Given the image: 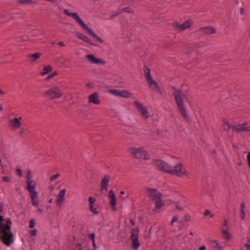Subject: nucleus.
Returning <instances> with one entry per match:
<instances>
[{
    "mask_svg": "<svg viewBox=\"0 0 250 250\" xmlns=\"http://www.w3.org/2000/svg\"><path fill=\"white\" fill-rule=\"evenodd\" d=\"M173 95L179 113L186 121L189 120L188 110L184 104V102H189L187 94L179 89L174 88Z\"/></svg>",
    "mask_w": 250,
    "mask_h": 250,
    "instance_id": "f257e3e1",
    "label": "nucleus"
},
{
    "mask_svg": "<svg viewBox=\"0 0 250 250\" xmlns=\"http://www.w3.org/2000/svg\"><path fill=\"white\" fill-rule=\"evenodd\" d=\"M4 217L0 215V229L1 230L0 237L2 242L7 246H10L14 242V238L11 230L10 225H6L3 221Z\"/></svg>",
    "mask_w": 250,
    "mask_h": 250,
    "instance_id": "f03ea898",
    "label": "nucleus"
},
{
    "mask_svg": "<svg viewBox=\"0 0 250 250\" xmlns=\"http://www.w3.org/2000/svg\"><path fill=\"white\" fill-rule=\"evenodd\" d=\"M64 13L67 16L71 17L73 18L83 29L86 31L89 34L91 35L93 37L101 43L104 42V40L100 37L97 35L84 22L81 20L79 15L76 13H72L70 10L66 9L64 10Z\"/></svg>",
    "mask_w": 250,
    "mask_h": 250,
    "instance_id": "7ed1b4c3",
    "label": "nucleus"
},
{
    "mask_svg": "<svg viewBox=\"0 0 250 250\" xmlns=\"http://www.w3.org/2000/svg\"><path fill=\"white\" fill-rule=\"evenodd\" d=\"M147 195L155 203V208L154 209L155 211H158L164 206L165 202L162 199V194L154 188H146Z\"/></svg>",
    "mask_w": 250,
    "mask_h": 250,
    "instance_id": "20e7f679",
    "label": "nucleus"
},
{
    "mask_svg": "<svg viewBox=\"0 0 250 250\" xmlns=\"http://www.w3.org/2000/svg\"><path fill=\"white\" fill-rule=\"evenodd\" d=\"M26 188L28 191L33 206L38 207L39 205L38 192L36 189V184L34 180L26 181Z\"/></svg>",
    "mask_w": 250,
    "mask_h": 250,
    "instance_id": "39448f33",
    "label": "nucleus"
},
{
    "mask_svg": "<svg viewBox=\"0 0 250 250\" xmlns=\"http://www.w3.org/2000/svg\"><path fill=\"white\" fill-rule=\"evenodd\" d=\"M128 151L131 156L135 159L143 160L150 159L149 155L142 146L139 147L131 146L129 147Z\"/></svg>",
    "mask_w": 250,
    "mask_h": 250,
    "instance_id": "423d86ee",
    "label": "nucleus"
},
{
    "mask_svg": "<svg viewBox=\"0 0 250 250\" xmlns=\"http://www.w3.org/2000/svg\"><path fill=\"white\" fill-rule=\"evenodd\" d=\"M144 75L146 80L148 83L149 87L154 92L161 94L160 88L157 83L153 79L150 74V70L146 66L144 68Z\"/></svg>",
    "mask_w": 250,
    "mask_h": 250,
    "instance_id": "0eeeda50",
    "label": "nucleus"
},
{
    "mask_svg": "<svg viewBox=\"0 0 250 250\" xmlns=\"http://www.w3.org/2000/svg\"><path fill=\"white\" fill-rule=\"evenodd\" d=\"M170 175L181 177L182 176L188 177L190 174L182 163H177L174 166H172Z\"/></svg>",
    "mask_w": 250,
    "mask_h": 250,
    "instance_id": "6e6552de",
    "label": "nucleus"
},
{
    "mask_svg": "<svg viewBox=\"0 0 250 250\" xmlns=\"http://www.w3.org/2000/svg\"><path fill=\"white\" fill-rule=\"evenodd\" d=\"M44 96L49 100L60 98L63 95L62 91L58 86H53L47 89L44 93Z\"/></svg>",
    "mask_w": 250,
    "mask_h": 250,
    "instance_id": "1a4fd4ad",
    "label": "nucleus"
},
{
    "mask_svg": "<svg viewBox=\"0 0 250 250\" xmlns=\"http://www.w3.org/2000/svg\"><path fill=\"white\" fill-rule=\"evenodd\" d=\"M152 164L160 171L170 174L172 166L161 159H155Z\"/></svg>",
    "mask_w": 250,
    "mask_h": 250,
    "instance_id": "9d476101",
    "label": "nucleus"
},
{
    "mask_svg": "<svg viewBox=\"0 0 250 250\" xmlns=\"http://www.w3.org/2000/svg\"><path fill=\"white\" fill-rule=\"evenodd\" d=\"M22 117L19 116L10 117L8 120V125L13 130H17L20 129L22 125Z\"/></svg>",
    "mask_w": 250,
    "mask_h": 250,
    "instance_id": "9b49d317",
    "label": "nucleus"
},
{
    "mask_svg": "<svg viewBox=\"0 0 250 250\" xmlns=\"http://www.w3.org/2000/svg\"><path fill=\"white\" fill-rule=\"evenodd\" d=\"M138 229H133L131 230L130 238L131 240V247L134 250H138L141 246L139 240Z\"/></svg>",
    "mask_w": 250,
    "mask_h": 250,
    "instance_id": "f8f14e48",
    "label": "nucleus"
},
{
    "mask_svg": "<svg viewBox=\"0 0 250 250\" xmlns=\"http://www.w3.org/2000/svg\"><path fill=\"white\" fill-rule=\"evenodd\" d=\"M134 105L138 112L145 119H147L150 116L149 113L147 108L142 103L138 101H135L133 103Z\"/></svg>",
    "mask_w": 250,
    "mask_h": 250,
    "instance_id": "ddd939ff",
    "label": "nucleus"
},
{
    "mask_svg": "<svg viewBox=\"0 0 250 250\" xmlns=\"http://www.w3.org/2000/svg\"><path fill=\"white\" fill-rule=\"evenodd\" d=\"M194 24L193 21L191 20H188L184 22L182 24H177L175 26V29L178 32H182L184 30L189 28Z\"/></svg>",
    "mask_w": 250,
    "mask_h": 250,
    "instance_id": "4468645a",
    "label": "nucleus"
},
{
    "mask_svg": "<svg viewBox=\"0 0 250 250\" xmlns=\"http://www.w3.org/2000/svg\"><path fill=\"white\" fill-rule=\"evenodd\" d=\"M233 129L236 132L241 131L248 132L250 131V125L248 123H244L236 126H232Z\"/></svg>",
    "mask_w": 250,
    "mask_h": 250,
    "instance_id": "2eb2a0df",
    "label": "nucleus"
},
{
    "mask_svg": "<svg viewBox=\"0 0 250 250\" xmlns=\"http://www.w3.org/2000/svg\"><path fill=\"white\" fill-rule=\"evenodd\" d=\"M66 190L65 189H61L58 193L56 197V204L58 206H62L65 200V196Z\"/></svg>",
    "mask_w": 250,
    "mask_h": 250,
    "instance_id": "dca6fc26",
    "label": "nucleus"
},
{
    "mask_svg": "<svg viewBox=\"0 0 250 250\" xmlns=\"http://www.w3.org/2000/svg\"><path fill=\"white\" fill-rule=\"evenodd\" d=\"M88 103L96 105L99 104L101 103V101L99 98V94L98 92H95L89 95Z\"/></svg>",
    "mask_w": 250,
    "mask_h": 250,
    "instance_id": "f3484780",
    "label": "nucleus"
},
{
    "mask_svg": "<svg viewBox=\"0 0 250 250\" xmlns=\"http://www.w3.org/2000/svg\"><path fill=\"white\" fill-rule=\"evenodd\" d=\"M88 201L89 203V208L90 211L94 214H98L99 213V211L95 206V203L96 201V198L92 196H89L88 197Z\"/></svg>",
    "mask_w": 250,
    "mask_h": 250,
    "instance_id": "a211bd4d",
    "label": "nucleus"
},
{
    "mask_svg": "<svg viewBox=\"0 0 250 250\" xmlns=\"http://www.w3.org/2000/svg\"><path fill=\"white\" fill-rule=\"evenodd\" d=\"M86 59L89 61V62L93 64H104L105 63V62L98 58L96 57L94 55L92 54H88L86 56Z\"/></svg>",
    "mask_w": 250,
    "mask_h": 250,
    "instance_id": "6ab92c4d",
    "label": "nucleus"
},
{
    "mask_svg": "<svg viewBox=\"0 0 250 250\" xmlns=\"http://www.w3.org/2000/svg\"><path fill=\"white\" fill-rule=\"evenodd\" d=\"M199 30L202 34L208 35L214 34L216 32L215 28L211 26L201 27Z\"/></svg>",
    "mask_w": 250,
    "mask_h": 250,
    "instance_id": "aec40b11",
    "label": "nucleus"
},
{
    "mask_svg": "<svg viewBox=\"0 0 250 250\" xmlns=\"http://www.w3.org/2000/svg\"><path fill=\"white\" fill-rule=\"evenodd\" d=\"M109 197L110 199V204L113 210H116V199L114 193L112 190H110L108 192Z\"/></svg>",
    "mask_w": 250,
    "mask_h": 250,
    "instance_id": "412c9836",
    "label": "nucleus"
},
{
    "mask_svg": "<svg viewBox=\"0 0 250 250\" xmlns=\"http://www.w3.org/2000/svg\"><path fill=\"white\" fill-rule=\"evenodd\" d=\"M110 177L108 175H105L103 177L101 185V191L106 190L107 189V186L110 181Z\"/></svg>",
    "mask_w": 250,
    "mask_h": 250,
    "instance_id": "4be33fe9",
    "label": "nucleus"
},
{
    "mask_svg": "<svg viewBox=\"0 0 250 250\" xmlns=\"http://www.w3.org/2000/svg\"><path fill=\"white\" fill-rule=\"evenodd\" d=\"M76 35V36L80 40H83V41L90 45H94V43L92 42L91 40L83 34L80 32H77Z\"/></svg>",
    "mask_w": 250,
    "mask_h": 250,
    "instance_id": "5701e85b",
    "label": "nucleus"
},
{
    "mask_svg": "<svg viewBox=\"0 0 250 250\" xmlns=\"http://www.w3.org/2000/svg\"><path fill=\"white\" fill-rule=\"evenodd\" d=\"M246 18V15L244 11V9L242 7H240L238 9V13L237 15V18L238 20L244 21Z\"/></svg>",
    "mask_w": 250,
    "mask_h": 250,
    "instance_id": "b1692460",
    "label": "nucleus"
},
{
    "mask_svg": "<svg viewBox=\"0 0 250 250\" xmlns=\"http://www.w3.org/2000/svg\"><path fill=\"white\" fill-rule=\"evenodd\" d=\"M210 244L212 248L215 250H223V247L216 240H210Z\"/></svg>",
    "mask_w": 250,
    "mask_h": 250,
    "instance_id": "393cba45",
    "label": "nucleus"
},
{
    "mask_svg": "<svg viewBox=\"0 0 250 250\" xmlns=\"http://www.w3.org/2000/svg\"><path fill=\"white\" fill-rule=\"evenodd\" d=\"M222 232L225 239L229 242L231 239V235L228 229L222 228Z\"/></svg>",
    "mask_w": 250,
    "mask_h": 250,
    "instance_id": "a878e982",
    "label": "nucleus"
},
{
    "mask_svg": "<svg viewBox=\"0 0 250 250\" xmlns=\"http://www.w3.org/2000/svg\"><path fill=\"white\" fill-rule=\"evenodd\" d=\"M132 96V94L127 90H120V97L125 98H128Z\"/></svg>",
    "mask_w": 250,
    "mask_h": 250,
    "instance_id": "bb28decb",
    "label": "nucleus"
},
{
    "mask_svg": "<svg viewBox=\"0 0 250 250\" xmlns=\"http://www.w3.org/2000/svg\"><path fill=\"white\" fill-rule=\"evenodd\" d=\"M241 250H250V238H247L244 242Z\"/></svg>",
    "mask_w": 250,
    "mask_h": 250,
    "instance_id": "cd10ccee",
    "label": "nucleus"
},
{
    "mask_svg": "<svg viewBox=\"0 0 250 250\" xmlns=\"http://www.w3.org/2000/svg\"><path fill=\"white\" fill-rule=\"evenodd\" d=\"M52 71V68L51 66L48 65L43 67V70L42 72L40 73L41 76H43L48 74L49 72H51Z\"/></svg>",
    "mask_w": 250,
    "mask_h": 250,
    "instance_id": "c85d7f7f",
    "label": "nucleus"
},
{
    "mask_svg": "<svg viewBox=\"0 0 250 250\" xmlns=\"http://www.w3.org/2000/svg\"><path fill=\"white\" fill-rule=\"evenodd\" d=\"M137 128L134 127H128L126 129V132L129 134L138 135Z\"/></svg>",
    "mask_w": 250,
    "mask_h": 250,
    "instance_id": "c756f323",
    "label": "nucleus"
},
{
    "mask_svg": "<svg viewBox=\"0 0 250 250\" xmlns=\"http://www.w3.org/2000/svg\"><path fill=\"white\" fill-rule=\"evenodd\" d=\"M223 126L224 129L227 131H228L231 127L229 123L226 119H224L223 121Z\"/></svg>",
    "mask_w": 250,
    "mask_h": 250,
    "instance_id": "7c9ffc66",
    "label": "nucleus"
},
{
    "mask_svg": "<svg viewBox=\"0 0 250 250\" xmlns=\"http://www.w3.org/2000/svg\"><path fill=\"white\" fill-rule=\"evenodd\" d=\"M41 57V54L40 53H36L32 54L29 56L31 58V61L32 62H35Z\"/></svg>",
    "mask_w": 250,
    "mask_h": 250,
    "instance_id": "2f4dec72",
    "label": "nucleus"
},
{
    "mask_svg": "<svg viewBox=\"0 0 250 250\" xmlns=\"http://www.w3.org/2000/svg\"><path fill=\"white\" fill-rule=\"evenodd\" d=\"M110 94L114 95L116 97H120V90L116 89H112L108 90Z\"/></svg>",
    "mask_w": 250,
    "mask_h": 250,
    "instance_id": "473e14b6",
    "label": "nucleus"
},
{
    "mask_svg": "<svg viewBox=\"0 0 250 250\" xmlns=\"http://www.w3.org/2000/svg\"><path fill=\"white\" fill-rule=\"evenodd\" d=\"M127 12V13H131L132 12V10L129 8H123L122 9L121 11H120L119 12L116 13L115 14H114V15L112 16V17H116V16H118L119 15H120V14H121L122 12Z\"/></svg>",
    "mask_w": 250,
    "mask_h": 250,
    "instance_id": "72a5a7b5",
    "label": "nucleus"
},
{
    "mask_svg": "<svg viewBox=\"0 0 250 250\" xmlns=\"http://www.w3.org/2000/svg\"><path fill=\"white\" fill-rule=\"evenodd\" d=\"M17 2L21 4H29L35 3L34 0H17Z\"/></svg>",
    "mask_w": 250,
    "mask_h": 250,
    "instance_id": "f704fd0d",
    "label": "nucleus"
},
{
    "mask_svg": "<svg viewBox=\"0 0 250 250\" xmlns=\"http://www.w3.org/2000/svg\"><path fill=\"white\" fill-rule=\"evenodd\" d=\"M32 170L30 168L27 169V173L26 176V181L28 180H32Z\"/></svg>",
    "mask_w": 250,
    "mask_h": 250,
    "instance_id": "c9c22d12",
    "label": "nucleus"
},
{
    "mask_svg": "<svg viewBox=\"0 0 250 250\" xmlns=\"http://www.w3.org/2000/svg\"><path fill=\"white\" fill-rule=\"evenodd\" d=\"M35 220L34 218H32L30 219L29 221V228L31 229H33L34 228L35 226Z\"/></svg>",
    "mask_w": 250,
    "mask_h": 250,
    "instance_id": "e433bc0d",
    "label": "nucleus"
},
{
    "mask_svg": "<svg viewBox=\"0 0 250 250\" xmlns=\"http://www.w3.org/2000/svg\"><path fill=\"white\" fill-rule=\"evenodd\" d=\"M60 176V174L59 173H57L55 175L51 176L49 180L51 182L55 181L56 179H57L59 176Z\"/></svg>",
    "mask_w": 250,
    "mask_h": 250,
    "instance_id": "4c0bfd02",
    "label": "nucleus"
},
{
    "mask_svg": "<svg viewBox=\"0 0 250 250\" xmlns=\"http://www.w3.org/2000/svg\"><path fill=\"white\" fill-rule=\"evenodd\" d=\"M179 219V217L177 215H175L173 217L172 220L171 221L170 224L171 226H173L174 222L177 221Z\"/></svg>",
    "mask_w": 250,
    "mask_h": 250,
    "instance_id": "58836bf2",
    "label": "nucleus"
},
{
    "mask_svg": "<svg viewBox=\"0 0 250 250\" xmlns=\"http://www.w3.org/2000/svg\"><path fill=\"white\" fill-rule=\"evenodd\" d=\"M241 213H240V218L242 220H244L246 218V213L245 210H240Z\"/></svg>",
    "mask_w": 250,
    "mask_h": 250,
    "instance_id": "ea45409f",
    "label": "nucleus"
},
{
    "mask_svg": "<svg viewBox=\"0 0 250 250\" xmlns=\"http://www.w3.org/2000/svg\"><path fill=\"white\" fill-rule=\"evenodd\" d=\"M222 228H225L228 229V222L227 220H225L223 221Z\"/></svg>",
    "mask_w": 250,
    "mask_h": 250,
    "instance_id": "a19ab883",
    "label": "nucleus"
},
{
    "mask_svg": "<svg viewBox=\"0 0 250 250\" xmlns=\"http://www.w3.org/2000/svg\"><path fill=\"white\" fill-rule=\"evenodd\" d=\"M204 215H206V216H207V215H210V217H213L214 216V214H211V212L210 211V210H206L204 212Z\"/></svg>",
    "mask_w": 250,
    "mask_h": 250,
    "instance_id": "79ce46f5",
    "label": "nucleus"
},
{
    "mask_svg": "<svg viewBox=\"0 0 250 250\" xmlns=\"http://www.w3.org/2000/svg\"><path fill=\"white\" fill-rule=\"evenodd\" d=\"M247 159L248 166H249V167L250 168V151H249L248 152Z\"/></svg>",
    "mask_w": 250,
    "mask_h": 250,
    "instance_id": "37998d69",
    "label": "nucleus"
},
{
    "mask_svg": "<svg viewBox=\"0 0 250 250\" xmlns=\"http://www.w3.org/2000/svg\"><path fill=\"white\" fill-rule=\"evenodd\" d=\"M37 230L36 229H34L31 230L30 234L32 236H36L37 235Z\"/></svg>",
    "mask_w": 250,
    "mask_h": 250,
    "instance_id": "c03bdc74",
    "label": "nucleus"
},
{
    "mask_svg": "<svg viewBox=\"0 0 250 250\" xmlns=\"http://www.w3.org/2000/svg\"><path fill=\"white\" fill-rule=\"evenodd\" d=\"M57 74V73L56 72H53L52 74H50L46 78L47 80H49L51 78H52L53 77L55 76Z\"/></svg>",
    "mask_w": 250,
    "mask_h": 250,
    "instance_id": "a18cd8bd",
    "label": "nucleus"
},
{
    "mask_svg": "<svg viewBox=\"0 0 250 250\" xmlns=\"http://www.w3.org/2000/svg\"><path fill=\"white\" fill-rule=\"evenodd\" d=\"M2 180L6 182H10V180L9 178L7 176H4L2 177Z\"/></svg>",
    "mask_w": 250,
    "mask_h": 250,
    "instance_id": "49530a36",
    "label": "nucleus"
},
{
    "mask_svg": "<svg viewBox=\"0 0 250 250\" xmlns=\"http://www.w3.org/2000/svg\"><path fill=\"white\" fill-rule=\"evenodd\" d=\"M245 204L244 202H242L240 204V210H245Z\"/></svg>",
    "mask_w": 250,
    "mask_h": 250,
    "instance_id": "de8ad7c7",
    "label": "nucleus"
},
{
    "mask_svg": "<svg viewBox=\"0 0 250 250\" xmlns=\"http://www.w3.org/2000/svg\"><path fill=\"white\" fill-rule=\"evenodd\" d=\"M16 171L17 172V173L18 174L19 176L20 177H21L22 176V171H21V169H20V168H18L16 169Z\"/></svg>",
    "mask_w": 250,
    "mask_h": 250,
    "instance_id": "09e8293b",
    "label": "nucleus"
},
{
    "mask_svg": "<svg viewBox=\"0 0 250 250\" xmlns=\"http://www.w3.org/2000/svg\"><path fill=\"white\" fill-rule=\"evenodd\" d=\"M89 237L92 240V242L95 241V234L93 233H92L89 234Z\"/></svg>",
    "mask_w": 250,
    "mask_h": 250,
    "instance_id": "8fccbe9b",
    "label": "nucleus"
},
{
    "mask_svg": "<svg viewBox=\"0 0 250 250\" xmlns=\"http://www.w3.org/2000/svg\"><path fill=\"white\" fill-rule=\"evenodd\" d=\"M5 222L7 224H9V225H11L12 224V221H11V219L10 218H6V220H5Z\"/></svg>",
    "mask_w": 250,
    "mask_h": 250,
    "instance_id": "3c124183",
    "label": "nucleus"
},
{
    "mask_svg": "<svg viewBox=\"0 0 250 250\" xmlns=\"http://www.w3.org/2000/svg\"><path fill=\"white\" fill-rule=\"evenodd\" d=\"M199 250H206V247L205 245H203L199 248Z\"/></svg>",
    "mask_w": 250,
    "mask_h": 250,
    "instance_id": "603ef678",
    "label": "nucleus"
},
{
    "mask_svg": "<svg viewBox=\"0 0 250 250\" xmlns=\"http://www.w3.org/2000/svg\"><path fill=\"white\" fill-rule=\"evenodd\" d=\"M5 92L4 91V90H3L2 89H1L0 88V96H3L5 95Z\"/></svg>",
    "mask_w": 250,
    "mask_h": 250,
    "instance_id": "864d4df0",
    "label": "nucleus"
},
{
    "mask_svg": "<svg viewBox=\"0 0 250 250\" xmlns=\"http://www.w3.org/2000/svg\"><path fill=\"white\" fill-rule=\"evenodd\" d=\"M48 1L54 3H57L58 2L57 0H47Z\"/></svg>",
    "mask_w": 250,
    "mask_h": 250,
    "instance_id": "5fc2aeb1",
    "label": "nucleus"
},
{
    "mask_svg": "<svg viewBox=\"0 0 250 250\" xmlns=\"http://www.w3.org/2000/svg\"><path fill=\"white\" fill-rule=\"evenodd\" d=\"M58 44L61 46H64L65 45V44L63 42H59Z\"/></svg>",
    "mask_w": 250,
    "mask_h": 250,
    "instance_id": "6e6d98bb",
    "label": "nucleus"
},
{
    "mask_svg": "<svg viewBox=\"0 0 250 250\" xmlns=\"http://www.w3.org/2000/svg\"><path fill=\"white\" fill-rule=\"evenodd\" d=\"M92 246H93V249H97V246L96 245L95 241L92 242Z\"/></svg>",
    "mask_w": 250,
    "mask_h": 250,
    "instance_id": "4d7b16f0",
    "label": "nucleus"
},
{
    "mask_svg": "<svg viewBox=\"0 0 250 250\" xmlns=\"http://www.w3.org/2000/svg\"><path fill=\"white\" fill-rule=\"evenodd\" d=\"M176 208H177L178 209L180 210H183V208H182V207H181V206H178V205H177V206H176Z\"/></svg>",
    "mask_w": 250,
    "mask_h": 250,
    "instance_id": "13d9d810",
    "label": "nucleus"
},
{
    "mask_svg": "<svg viewBox=\"0 0 250 250\" xmlns=\"http://www.w3.org/2000/svg\"><path fill=\"white\" fill-rule=\"evenodd\" d=\"M3 209V207L2 205H0V211H2Z\"/></svg>",
    "mask_w": 250,
    "mask_h": 250,
    "instance_id": "bf43d9fd",
    "label": "nucleus"
},
{
    "mask_svg": "<svg viewBox=\"0 0 250 250\" xmlns=\"http://www.w3.org/2000/svg\"><path fill=\"white\" fill-rule=\"evenodd\" d=\"M37 210L41 213L42 212V209L41 208H38Z\"/></svg>",
    "mask_w": 250,
    "mask_h": 250,
    "instance_id": "052dcab7",
    "label": "nucleus"
},
{
    "mask_svg": "<svg viewBox=\"0 0 250 250\" xmlns=\"http://www.w3.org/2000/svg\"><path fill=\"white\" fill-rule=\"evenodd\" d=\"M3 110V106L2 105L0 104V110L2 111Z\"/></svg>",
    "mask_w": 250,
    "mask_h": 250,
    "instance_id": "680f3d73",
    "label": "nucleus"
},
{
    "mask_svg": "<svg viewBox=\"0 0 250 250\" xmlns=\"http://www.w3.org/2000/svg\"><path fill=\"white\" fill-rule=\"evenodd\" d=\"M124 191H121L120 192V196L121 197V195H123L124 194Z\"/></svg>",
    "mask_w": 250,
    "mask_h": 250,
    "instance_id": "e2e57ef3",
    "label": "nucleus"
},
{
    "mask_svg": "<svg viewBox=\"0 0 250 250\" xmlns=\"http://www.w3.org/2000/svg\"><path fill=\"white\" fill-rule=\"evenodd\" d=\"M130 223L132 224V225H134L135 224V223L134 222H133V221L131 220L130 221Z\"/></svg>",
    "mask_w": 250,
    "mask_h": 250,
    "instance_id": "0e129e2a",
    "label": "nucleus"
},
{
    "mask_svg": "<svg viewBox=\"0 0 250 250\" xmlns=\"http://www.w3.org/2000/svg\"><path fill=\"white\" fill-rule=\"evenodd\" d=\"M52 202V199H50L49 200V203H51Z\"/></svg>",
    "mask_w": 250,
    "mask_h": 250,
    "instance_id": "69168bd1",
    "label": "nucleus"
},
{
    "mask_svg": "<svg viewBox=\"0 0 250 250\" xmlns=\"http://www.w3.org/2000/svg\"><path fill=\"white\" fill-rule=\"evenodd\" d=\"M2 142V140L1 138H0V143Z\"/></svg>",
    "mask_w": 250,
    "mask_h": 250,
    "instance_id": "338daca9",
    "label": "nucleus"
},
{
    "mask_svg": "<svg viewBox=\"0 0 250 250\" xmlns=\"http://www.w3.org/2000/svg\"><path fill=\"white\" fill-rule=\"evenodd\" d=\"M1 164V160L0 159V165Z\"/></svg>",
    "mask_w": 250,
    "mask_h": 250,
    "instance_id": "774afa93",
    "label": "nucleus"
}]
</instances>
